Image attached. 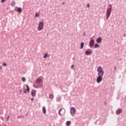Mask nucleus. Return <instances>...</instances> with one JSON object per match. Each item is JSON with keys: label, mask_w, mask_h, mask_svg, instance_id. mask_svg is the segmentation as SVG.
<instances>
[{"label": "nucleus", "mask_w": 126, "mask_h": 126, "mask_svg": "<svg viewBox=\"0 0 126 126\" xmlns=\"http://www.w3.org/2000/svg\"><path fill=\"white\" fill-rule=\"evenodd\" d=\"M98 72V77L96 78L97 83H100L103 80V75H104V71H103V68L99 66L97 69Z\"/></svg>", "instance_id": "f257e3e1"}, {"label": "nucleus", "mask_w": 126, "mask_h": 126, "mask_svg": "<svg viewBox=\"0 0 126 126\" xmlns=\"http://www.w3.org/2000/svg\"><path fill=\"white\" fill-rule=\"evenodd\" d=\"M58 114L59 116H63L64 114H65V109L64 108H61L59 110Z\"/></svg>", "instance_id": "f03ea898"}, {"label": "nucleus", "mask_w": 126, "mask_h": 126, "mask_svg": "<svg viewBox=\"0 0 126 126\" xmlns=\"http://www.w3.org/2000/svg\"><path fill=\"white\" fill-rule=\"evenodd\" d=\"M43 27H44V23L40 22L38 26V29H37L38 31H41V30L43 29Z\"/></svg>", "instance_id": "7ed1b4c3"}, {"label": "nucleus", "mask_w": 126, "mask_h": 126, "mask_svg": "<svg viewBox=\"0 0 126 126\" xmlns=\"http://www.w3.org/2000/svg\"><path fill=\"white\" fill-rule=\"evenodd\" d=\"M111 13H112V11H110L107 9L106 11V19H109V17H110V16H111Z\"/></svg>", "instance_id": "20e7f679"}, {"label": "nucleus", "mask_w": 126, "mask_h": 126, "mask_svg": "<svg viewBox=\"0 0 126 126\" xmlns=\"http://www.w3.org/2000/svg\"><path fill=\"white\" fill-rule=\"evenodd\" d=\"M94 39H92V38H91L89 42V47L90 48H92V47L94 46Z\"/></svg>", "instance_id": "39448f33"}, {"label": "nucleus", "mask_w": 126, "mask_h": 126, "mask_svg": "<svg viewBox=\"0 0 126 126\" xmlns=\"http://www.w3.org/2000/svg\"><path fill=\"white\" fill-rule=\"evenodd\" d=\"M35 83L36 84H41V83H42V79L40 78V77L37 78L36 79Z\"/></svg>", "instance_id": "423d86ee"}, {"label": "nucleus", "mask_w": 126, "mask_h": 126, "mask_svg": "<svg viewBox=\"0 0 126 126\" xmlns=\"http://www.w3.org/2000/svg\"><path fill=\"white\" fill-rule=\"evenodd\" d=\"M15 11H17L19 13L22 12V8L21 7L18 8L17 6L15 7L14 8Z\"/></svg>", "instance_id": "0eeeda50"}, {"label": "nucleus", "mask_w": 126, "mask_h": 126, "mask_svg": "<svg viewBox=\"0 0 126 126\" xmlns=\"http://www.w3.org/2000/svg\"><path fill=\"white\" fill-rule=\"evenodd\" d=\"M75 111H76L75 108L72 107L70 109V113L71 115H73V114H74L75 113Z\"/></svg>", "instance_id": "6e6552de"}, {"label": "nucleus", "mask_w": 126, "mask_h": 126, "mask_svg": "<svg viewBox=\"0 0 126 126\" xmlns=\"http://www.w3.org/2000/svg\"><path fill=\"white\" fill-rule=\"evenodd\" d=\"M90 50H87L85 52V55L87 56H89L90 55H92V52L91 51V49H89Z\"/></svg>", "instance_id": "1a4fd4ad"}, {"label": "nucleus", "mask_w": 126, "mask_h": 126, "mask_svg": "<svg viewBox=\"0 0 126 126\" xmlns=\"http://www.w3.org/2000/svg\"><path fill=\"white\" fill-rule=\"evenodd\" d=\"M122 108H118L116 111V115H120V114L122 113Z\"/></svg>", "instance_id": "9d476101"}, {"label": "nucleus", "mask_w": 126, "mask_h": 126, "mask_svg": "<svg viewBox=\"0 0 126 126\" xmlns=\"http://www.w3.org/2000/svg\"><path fill=\"white\" fill-rule=\"evenodd\" d=\"M31 95L32 97H35V96H36V90H32L31 91Z\"/></svg>", "instance_id": "9b49d317"}, {"label": "nucleus", "mask_w": 126, "mask_h": 126, "mask_svg": "<svg viewBox=\"0 0 126 126\" xmlns=\"http://www.w3.org/2000/svg\"><path fill=\"white\" fill-rule=\"evenodd\" d=\"M96 42L97 43H100V42H102V38L101 37V36L98 37L97 39H96Z\"/></svg>", "instance_id": "f8f14e48"}, {"label": "nucleus", "mask_w": 126, "mask_h": 126, "mask_svg": "<svg viewBox=\"0 0 126 126\" xmlns=\"http://www.w3.org/2000/svg\"><path fill=\"white\" fill-rule=\"evenodd\" d=\"M42 111L44 115H46V107L45 106L42 107Z\"/></svg>", "instance_id": "ddd939ff"}, {"label": "nucleus", "mask_w": 126, "mask_h": 126, "mask_svg": "<svg viewBox=\"0 0 126 126\" xmlns=\"http://www.w3.org/2000/svg\"><path fill=\"white\" fill-rule=\"evenodd\" d=\"M83 47H84V42H81L80 44V49L82 50V49H83Z\"/></svg>", "instance_id": "4468645a"}, {"label": "nucleus", "mask_w": 126, "mask_h": 126, "mask_svg": "<svg viewBox=\"0 0 126 126\" xmlns=\"http://www.w3.org/2000/svg\"><path fill=\"white\" fill-rule=\"evenodd\" d=\"M54 94H49V97L50 98V99H54Z\"/></svg>", "instance_id": "2eb2a0df"}, {"label": "nucleus", "mask_w": 126, "mask_h": 126, "mask_svg": "<svg viewBox=\"0 0 126 126\" xmlns=\"http://www.w3.org/2000/svg\"><path fill=\"white\" fill-rule=\"evenodd\" d=\"M99 47H100V45H99V44L97 43L95 44L94 45V49H96V48H99Z\"/></svg>", "instance_id": "dca6fc26"}, {"label": "nucleus", "mask_w": 126, "mask_h": 126, "mask_svg": "<svg viewBox=\"0 0 126 126\" xmlns=\"http://www.w3.org/2000/svg\"><path fill=\"white\" fill-rule=\"evenodd\" d=\"M14 5H15V1L13 0L11 3V6H14Z\"/></svg>", "instance_id": "f3484780"}, {"label": "nucleus", "mask_w": 126, "mask_h": 126, "mask_svg": "<svg viewBox=\"0 0 126 126\" xmlns=\"http://www.w3.org/2000/svg\"><path fill=\"white\" fill-rule=\"evenodd\" d=\"M71 123V122L70 121H67L66 122V126H70V123Z\"/></svg>", "instance_id": "a211bd4d"}, {"label": "nucleus", "mask_w": 126, "mask_h": 126, "mask_svg": "<svg viewBox=\"0 0 126 126\" xmlns=\"http://www.w3.org/2000/svg\"><path fill=\"white\" fill-rule=\"evenodd\" d=\"M48 56H49V57H50V56H48V53H47L44 54L43 58H44V59H46V58H47V57H48Z\"/></svg>", "instance_id": "6ab92c4d"}, {"label": "nucleus", "mask_w": 126, "mask_h": 126, "mask_svg": "<svg viewBox=\"0 0 126 126\" xmlns=\"http://www.w3.org/2000/svg\"><path fill=\"white\" fill-rule=\"evenodd\" d=\"M109 5L110 8H108L107 9L108 10H110V11H112V4H110Z\"/></svg>", "instance_id": "aec40b11"}, {"label": "nucleus", "mask_w": 126, "mask_h": 126, "mask_svg": "<svg viewBox=\"0 0 126 126\" xmlns=\"http://www.w3.org/2000/svg\"><path fill=\"white\" fill-rule=\"evenodd\" d=\"M33 87H34V88H38V87H39V86H37L35 84H33Z\"/></svg>", "instance_id": "412c9836"}, {"label": "nucleus", "mask_w": 126, "mask_h": 126, "mask_svg": "<svg viewBox=\"0 0 126 126\" xmlns=\"http://www.w3.org/2000/svg\"><path fill=\"white\" fill-rule=\"evenodd\" d=\"M40 16V14H37V13H35V17H39Z\"/></svg>", "instance_id": "4be33fe9"}, {"label": "nucleus", "mask_w": 126, "mask_h": 126, "mask_svg": "<svg viewBox=\"0 0 126 126\" xmlns=\"http://www.w3.org/2000/svg\"><path fill=\"white\" fill-rule=\"evenodd\" d=\"M22 118H23V115H20L18 116L17 119H21Z\"/></svg>", "instance_id": "5701e85b"}, {"label": "nucleus", "mask_w": 126, "mask_h": 126, "mask_svg": "<svg viewBox=\"0 0 126 126\" xmlns=\"http://www.w3.org/2000/svg\"><path fill=\"white\" fill-rule=\"evenodd\" d=\"M22 81L23 82H25V81L26 80V79L25 78L22 77Z\"/></svg>", "instance_id": "b1692460"}, {"label": "nucleus", "mask_w": 126, "mask_h": 126, "mask_svg": "<svg viewBox=\"0 0 126 126\" xmlns=\"http://www.w3.org/2000/svg\"><path fill=\"white\" fill-rule=\"evenodd\" d=\"M71 69H74V65L73 64H72L71 65Z\"/></svg>", "instance_id": "393cba45"}, {"label": "nucleus", "mask_w": 126, "mask_h": 126, "mask_svg": "<svg viewBox=\"0 0 126 126\" xmlns=\"http://www.w3.org/2000/svg\"><path fill=\"white\" fill-rule=\"evenodd\" d=\"M26 91H27V92H29L30 91V88H27V89L26 90Z\"/></svg>", "instance_id": "a878e982"}, {"label": "nucleus", "mask_w": 126, "mask_h": 126, "mask_svg": "<svg viewBox=\"0 0 126 126\" xmlns=\"http://www.w3.org/2000/svg\"><path fill=\"white\" fill-rule=\"evenodd\" d=\"M2 65H3V66H6V63H4L2 64Z\"/></svg>", "instance_id": "bb28decb"}, {"label": "nucleus", "mask_w": 126, "mask_h": 126, "mask_svg": "<svg viewBox=\"0 0 126 126\" xmlns=\"http://www.w3.org/2000/svg\"><path fill=\"white\" fill-rule=\"evenodd\" d=\"M4 1H5V0H1V2L2 3L4 2Z\"/></svg>", "instance_id": "cd10ccee"}, {"label": "nucleus", "mask_w": 126, "mask_h": 126, "mask_svg": "<svg viewBox=\"0 0 126 126\" xmlns=\"http://www.w3.org/2000/svg\"><path fill=\"white\" fill-rule=\"evenodd\" d=\"M87 7H90V5L89 4H87Z\"/></svg>", "instance_id": "c85d7f7f"}, {"label": "nucleus", "mask_w": 126, "mask_h": 126, "mask_svg": "<svg viewBox=\"0 0 126 126\" xmlns=\"http://www.w3.org/2000/svg\"><path fill=\"white\" fill-rule=\"evenodd\" d=\"M9 116H8L7 117V121H9Z\"/></svg>", "instance_id": "c756f323"}, {"label": "nucleus", "mask_w": 126, "mask_h": 126, "mask_svg": "<svg viewBox=\"0 0 126 126\" xmlns=\"http://www.w3.org/2000/svg\"><path fill=\"white\" fill-rule=\"evenodd\" d=\"M24 93L25 94H27V92L26 91H25V90L24 91Z\"/></svg>", "instance_id": "7c9ffc66"}, {"label": "nucleus", "mask_w": 126, "mask_h": 126, "mask_svg": "<svg viewBox=\"0 0 126 126\" xmlns=\"http://www.w3.org/2000/svg\"><path fill=\"white\" fill-rule=\"evenodd\" d=\"M31 100V101H34V98L32 97Z\"/></svg>", "instance_id": "2f4dec72"}, {"label": "nucleus", "mask_w": 126, "mask_h": 126, "mask_svg": "<svg viewBox=\"0 0 126 126\" xmlns=\"http://www.w3.org/2000/svg\"><path fill=\"white\" fill-rule=\"evenodd\" d=\"M26 87H27V89L30 88H29V86H28V85H26Z\"/></svg>", "instance_id": "473e14b6"}, {"label": "nucleus", "mask_w": 126, "mask_h": 126, "mask_svg": "<svg viewBox=\"0 0 126 126\" xmlns=\"http://www.w3.org/2000/svg\"><path fill=\"white\" fill-rule=\"evenodd\" d=\"M64 3H65L64 2H63V3H62L63 5H64Z\"/></svg>", "instance_id": "72a5a7b5"}, {"label": "nucleus", "mask_w": 126, "mask_h": 126, "mask_svg": "<svg viewBox=\"0 0 126 126\" xmlns=\"http://www.w3.org/2000/svg\"><path fill=\"white\" fill-rule=\"evenodd\" d=\"M116 68H117V67H114V69H115V70H116Z\"/></svg>", "instance_id": "f704fd0d"}, {"label": "nucleus", "mask_w": 126, "mask_h": 126, "mask_svg": "<svg viewBox=\"0 0 126 126\" xmlns=\"http://www.w3.org/2000/svg\"><path fill=\"white\" fill-rule=\"evenodd\" d=\"M22 90H20V92H22Z\"/></svg>", "instance_id": "c9c22d12"}, {"label": "nucleus", "mask_w": 126, "mask_h": 126, "mask_svg": "<svg viewBox=\"0 0 126 126\" xmlns=\"http://www.w3.org/2000/svg\"><path fill=\"white\" fill-rule=\"evenodd\" d=\"M40 86H41V87H43V85H41Z\"/></svg>", "instance_id": "e433bc0d"}, {"label": "nucleus", "mask_w": 126, "mask_h": 126, "mask_svg": "<svg viewBox=\"0 0 126 126\" xmlns=\"http://www.w3.org/2000/svg\"><path fill=\"white\" fill-rule=\"evenodd\" d=\"M84 36H85V32H84Z\"/></svg>", "instance_id": "4c0bfd02"}, {"label": "nucleus", "mask_w": 126, "mask_h": 126, "mask_svg": "<svg viewBox=\"0 0 126 126\" xmlns=\"http://www.w3.org/2000/svg\"><path fill=\"white\" fill-rule=\"evenodd\" d=\"M57 101H59V100L57 99Z\"/></svg>", "instance_id": "58836bf2"}]
</instances>
